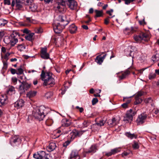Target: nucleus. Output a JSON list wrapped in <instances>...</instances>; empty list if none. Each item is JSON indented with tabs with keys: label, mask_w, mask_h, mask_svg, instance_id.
<instances>
[{
	"label": "nucleus",
	"mask_w": 159,
	"mask_h": 159,
	"mask_svg": "<svg viewBox=\"0 0 159 159\" xmlns=\"http://www.w3.org/2000/svg\"><path fill=\"white\" fill-rule=\"evenodd\" d=\"M52 73L51 72L42 70L41 77L42 80L44 81L43 85H50L51 86H53L55 84V80L52 77Z\"/></svg>",
	"instance_id": "f257e3e1"
},
{
	"label": "nucleus",
	"mask_w": 159,
	"mask_h": 159,
	"mask_svg": "<svg viewBox=\"0 0 159 159\" xmlns=\"http://www.w3.org/2000/svg\"><path fill=\"white\" fill-rule=\"evenodd\" d=\"M58 20L60 22V23L55 22L53 24V26L54 32L57 34L61 33L62 30L65 28V26L69 23V22L65 20L61 16H59Z\"/></svg>",
	"instance_id": "f03ea898"
},
{
	"label": "nucleus",
	"mask_w": 159,
	"mask_h": 159,
	"mask_svg": "<svg viewBox=\"0 0 159 159\" xmlns=\"http://www.w3.org/2000/svg\"><path fill=\"white\" fill-rule=\"evenodd\" d=\"M48 108H46L44 106H41L36 110L34 114V117L39 121L42 120L44 116L48 114Z\"/></svg>",
	"instance_id": "7ed1b4c3"
},
{
	"label": "nucleus",
	"mask_w": 159,
	"mask_h": 159,
	"mask_svg": "<svg viewBox=\"0 0 159 159\" xmlns=\"http://www.w3.org/2000/svg\"><path fill=\"white\" fill-rule=\"evenodd\" d=\"M136 114V112L132 109L128 111L124 117L123 120L126 123L131 122L133 120V116Z\"/></svg>",
	"instance_id": "20e7f679"
},
{
	"label": "nucleus",
	"mask_w": 159,
	"mask_h": 159,
	"mask_svg": "<svg viewBox=\"0 0 159 159\" xmlns=\"http://www.w3.org/2000/svg\"><path fill=\"white\" fill-rule=\"evenodd\" d=\"M134 39L136 41L139 43L142 40L148 41L149 39V37L147 34L141 32L138 35L135 36Z\"/></svg>",
	"instance_id": "39448f33"
},
{
	"label": "nucleus",
	"mask_w": 159,
	"mask_h": 159,
	"mask_svg": "<svg viewBox=\"0 0 159 159\" xmlns=\"http://www.w3.org/2000/svg\"><path fill=\"white\" fill-rule=\"evenodd\" d=\"M33 157L36 159H49L50 156L46 154L45 152L40 151L34 154Z\"/></svg>",
	"instance_id": "423d86ee"
},
{
	"label": "nucleus",
	"mask_w": 159,
	"mask_h": 159,
	"mask_svg": "<svg viewBox=\"0 0 159 159\" xmlns=\"http://www.w3.org/2000/svg\"><path fill=\"white\" fill-rule=\"evenodd\" d=\"M84 132V131H78L76 130H74L70 133V134L69 135L68 137L70 139V140L72 141L75 137L80 136Z\"/></svg>",
	"instance_id": "0eeeda50"
},
{
	"label": "nucleus",
	"mask_w": 159,
	"mask_h": 159,
	"mask_svg": "<svg viewBox=\"0 0 159 159\" xmlns=\"http://www.w3.org/2000/svg\"><path fill=\"white\" fill-rule=\"evenodd\" d=\"M66 10L65 2H59L57 1V6L56 7V10L59 12L63 13Z\"/></svg>",
	"instance_id": "6e6552de"
},
{
	"label": "nucleus",
	"mask_w": 159,
	"mask_h": 159,
	"mask_svg": "<svg viewBox=\"0 0 159 159\" xmlns=\"http://www.w3.org/2000/svg\"><path fill=\"white\" fill-rule=\"evenodd\" d=\"M18 37L19 35L17 32L13 33L10 35V45L11 46H14L18 42L17 38Z\"/></svg>",
	"instance_id": "1a4fd4ad"
},
{
	"label": "nucleus",
	"mask_w": 159,
	"mask_h": 159,
	"mask_svg": "<svg viewBox=\"0 0 159 159\" xmlns=\"http://www.w3.org/2000/svg\"><path fill=\"white\" fill-rule=\"evenodd\" d=\"M30 87V84L27 82L23 81L21 82V84L19 87V90L21 92L23 93L25 92Z\"/></svg>",
	"instance_id": "9d476101"
},
{
	"label": "nucleus",
	"mask_w": 159,
	"mask_h": 159,
	"mask_svg": "<svg viewBox=\"0 0 159 159\" xmlns=\"http://www.w3.org/2000/svg\"><path fill=\"white\" fill-rule=\"evenodd\" d=\"M147 117V115L144 113L139 115L136 120L137 124L139 125L144 123Z\"/></svg>",
	"instance_id": "9b49d317"
},
{
	"label": "nucleus",
	"mask_w": 159,
	"mask_h": 159,
	"mask_svg": "<svg viewBox=\"0 0 159 159\" xmlns=\"http://www.w3.org/2000/svg\"><path fill=\"white\" fill-rule=\"evenodd\" d=\"M40 56L42 58L44 59H47L49 58V55L47 52L46 48H41L40 52Z\"/></svg>",
	"instance_id": "f8f14e48"
},
{
	"label": "nucleus",
	"mask_w": 159,
	"mask_h": 159,
	"mask_svg": "<svg viewBox=\"0 0 159 159\" xmlns=\"http://www.w3.org/2000/svg\"><path fill=\"white\" fill-rule=\"evenodd\" d=\"M120 119L113 118L111 120H108L107 123L109 125L112 127L117 125L119 123Z\"/></svg>",
	"instance_id": "ddd939ff"
},
{
	"label": "nucleus",
	"mask_w": 159,
	"mask_h": 159,
	"mask_svg": "<svg viewBox=\"0 0 159 159\" xmlns=\"http://www.w3.org/2000/svg\"><path fill=\"white\" fill-rule=\"evenodd\" d=\"M67 3L71 9H73L77 5V2L75 0H68Z\"/></svg>",
	"instance_id": "4468645a"
},
{
	"label": "nucleus",
	"mask_w": 159,
	"mask_h": 159,
	"mask_svg": "<svg viewBox=\"0 0 159 159\" xmlns=\"http://www.w3.org/2000/svg\"><path fill=\"white\" fill-rule=\"evenodd\" d=\"M130 68H129L124 72L122 73L121 75L119 76V78L120 80L125 79L130 74Z\"/></svg>",
	"instance_id": "2eb2a0df"
},
{
	"label": "nucleus",
	"mask_w": 159,
	"mask_h": 159,
	"mask_svg": "<svg viewBox=\"0 0 159 159\" xmlns=\"http://www.w3.org/2000/svg\"><path fill=\"white\" fill-rule=\"evenodd\" d=\"M120 148H117L111 149V151L109 152L106 153L105 155L109 157L111 156L112 155L120 152Z\"/></svg>",
	"instance_id": "dca6fc26"
},
{
	"label": "nucleus",
	"mask_w": 159,
	"mask_h": 159,
	"mask_svg": "<svg viewBox=\"0 0 159 159\" xmlns=\"http://www.w3.org/2000/svg\"><path fill=\"white\" fill-rule=\"evenodd\" d=\"M60 129L62 130V133L61 134L57 135V137H58L60 136L67 134L71 131L70 128L68 127H60Z\"/></svg>",
	"instance_id": "f3484780"
},
{
	"label": "nucleus",
	"mask_w": 159,
	"mask_h": 159,
	"mask_svg": "<svg viewBox=\"0 0 159 159\" xmlns=\"http://www.w3.org/2000/svg\"><path fill=\"white\" fill-rule=\"evenodd\" d=\"M70 157L71 159L75 158V159H80V158L78 151L76 150L72 151L70 155Z\"/></svg>",
	"instance_id": "a211bd4d"
},
{
	"label": "nucleus",
	"mask_w": 159,
	"mask_h": 159,
	"mask_svg": "<svg viewBox=\"0 0 159 159\" xmlns=\"http://www.w3.org/2000/svg\"><path fill=\"white\" fill-rule=\"evenodd\" d=\"M24 102L22 99H20L15 102L14 105L15 107L17 108H19L24 105Z\"/></svg>",
	"instance_id": "6ab92c4d"
},
{
	"label": "nucleus",
	"mask_w": 159,
	"mask_h": 159,
	"mask_svg": "<svg viewBox=\"0 0 159 159\" xmlns=\"http://www.w3.org/2000/svg\"><path fill=\"white\" fill-rule=\"evenodd\" d=\"M7 99V96L5 95H1L0 96V106L3 105L6 103Z\"/></svg>",
	"instance_id": "aec40b11"
},
{
	"label": "nucleus",
	"mask_w": 159,
	"mask_h": 159,
	"mask_svg": "<svg viewBox=\"0 0 159 159\" xmlns=\"http://www.w3.org/2000/svg\"><path fill=\"white\" fill-rule=\"evenodd\" d=\"M77 29V27L75 24H73L69 27V30L71 34H74L76 32Z\"/></svg>",
	"instance_id": "412c9836"
},
{
	"label": "nucleus",
	"mask_w": 159,
	"mask_h": 159,
	"mask_svg": "<svg viewBox=\"0 0 159 159\" xmlns=\"http://www.w3.org/2000/svg\"><path fill=\"white\" fill-rule=\"evenodd\" d=\"M70 122L66 120H62L61 122V127H67L70 125Z\"/></svg>",
	"instance_id": "4be33fe9"
},
{
	"label": "nucleus",
	"mask_w": 159,
	"mask_h": 159,
	"mask_svg": "<svg viewBox=\"0 0 159 159\" xmlns=\"http://www.w3.org/2000/svg\"><path fill=\"white\" fill-rule=\"evenodd\" d=\"M36 93L37 92L35 91H30L27 93V96L29 98H30L35 96Z\"/></svg>",
	"instance_id": "5701e85b"
},
{
	"label": "nucleus",
	"mask_w": 159,
	"mask_h": 159,
	"mask_svg": "<svg viewBox=\"0 0 159 159\" xmlns=\"http://www.w3.org/2000/svg\"><path fill=\"white\" fill-rule=\"evenodd\" d=\"M20 141V139L17 136L14 137L11 140L10 143L11 144L14 145L17 142H19Z\"/></svg>",
	"instance_id": "b1692460"
},
{
	"label": "nucleus",
	"mask_w": 159,
	"mask_h": 159,
	"mask_svg": "<svg viewBox=\"0 0 159 159\" xmlns=\"http://www.w3.org/2000/svg\"><path fill=\"white\" fill-rule=\"evenodd\" d=\"M101 55H99L97 56L95 59V62H96L99 65H101L103 61L102 58L101 57Z\"/></svg>",
	"instance_id": "393cba45"
},
{
	"label": "nucleus",
	"mask_w": 159,
	"mask_h": 159,
	"mask_svg": "<svg viewBox=\"0 0 159 159\" xmlns=\"http://www.w3.org/2000/svg\"><path fill=\"white\" fill-rule=\"evenodd\" d=\"M56 147V144L54 143H51L48 146V149L49 151H52L55 149Z\"/></svg>",
	"instance_id": "a878e982"
},
{
	"label": "nucleus",
	"mask_w": 159,
	"mask_h": 159,
	"mask_svg": "<svg viewBox=\"0 0 159 159\" xmlns=\"http://www.w3.org/2000/svg\"><path fill=\"white\" fill-rule=\"evenodd\" d=\"M106 119H102L100 120L99 123H97L96 124H95L93 125L94 126H96V125H98L99 126H103L104 124L106 123Z\"/></svg>",
	"instance_id": "bb28decb"
},
{
	"label": "nucleus",
	"mask_w": 159,
	"mask_h": 159,
	"mask_svg": "<svg viewBox=\"0 0 159 159\" xmlns=\"http://www.w3.org/2000/svg\"><path fill=\"white\" fill-rule=\"evenodd\" d=\"M95 12L96 14V15L94 16L95 18L97 17H101L103 16V11L102 10L99 11L96 10Z\"/></svg>",
	"instance_id": "cd10ccee"
},
{
	"label": "nucleus",
	"mask_w": 159,
	"mask_h": 159,
	"mask_svg": "<svg viewBox=\"0 0 159 159\" xmlns=\"http://www.w3.org/2000/svg\"><path fill=\"white\" fill-rule=\"evenodd\" d=\"M15 89L12 86H10L8 87V90H7V93L11 94L10 93H15Z\"/></svg>",
	"instance_id": "c85d7f7f"
},
{
	"label": "nucleus",
	"mask_w": 159,
	"mask_h": 159,
	"mask_svg": "<svg viewBox=\"0 0 159 159\" xmlns=\"http://www.w3.org/2000/svg\"><path fill=\"white\" fill-rule=\"evenodd\" d=\"M97 150L96 147L95 145H92L90 148V149L86 152L87 153L95 152Z\"/></svg>",
	"instance_id": "c756f323"
},
{
	"label": "nucleus",
	"mask_w": 159,
	"mask_h": 159,
	"mask_svg": "<svg viewBox=\"0 0 159 159\" xmlns=\"http://www.w3.org/2000/svg\"><path fill=\"white\" fill-rule=\"evenodd\" d=\"M129 138L132 139L133 138L136 139L137 138V136L135 134H131L130 132H127L125 134Z\"/></svg>",
	"instance_id": "7c9ffc66"
},
{
	"label": "nucleus",
	"mask_w": 159,
	"mask_h": 159,
	"mask_svg": "<svg viewBox=\"0 0 159 159\" xmlns=\"http://www.w3.org/2000/svg\"><path fill=\"white\" fill-rule=\"evenodd\" d=\"M34 34L33 33H31L28 34L25 36V39L31 41L33 39V37Z\"/></svg>",
	"instance_id": "2f4dec72"
},
{
	"label": "nucleus",
	"mask_w": 159,
	"mask_h": 159,
	"mask_svg": "<svg viewBox=\"0 0 159 159\" xmlns=\"http://www.w3.org/2000/svg\"><path fill=\"white\" fill-rule=\"evenodd\" d=\"M10 36H6L3 39L4 43L7 44H10Z\"/></svg>",
	"instance_id": "473e14b6"
},
{
	"label": "nucleus",
	"mask_w": 159,
	"mask_h": 159,
	"mask_svg": "<svg viewBox=\"0 0 159 159\" xmlns=\"http://www.w3.org/2000/svg\"><path fill=\"white\" fill-rule=\"evenodd\" d=\"M30 8L32 11L35 12L37 10V5L33 4L30 6Z\"/></svg>",
	"instance_id": "72a5a7b5"
},
{
	"label": "nucleus",
	"mask_w": 159,
	"mask_h": 159,
	"mask_svg": "<svg viewBox=\"0 0 159 159\" xmlns=\"http://www.w3.org/2000/svg\"><path fill=\"white\" fill-rule=\"evenodd\" d=\"M135 101L134 104L137 105L141 103L143 101V99L140 98L135 97Z\"/></svg>",
	"instance_id": "f704fd0d"
},
{
	"label": "nucleus",
	"mask_w": 159,
	"mask_h": 159,
	"mask_svg": "<svg viewBox=\"0 0 159 159\" xmlns=\"http://www.w3.org/2000/svg\"><path fill=\"white\" fill-rule=\"evenodd\" d=\"M53 119L51 118H48L47 119L46 121V123L48 126L51 125L53 123Z\"/></svg>",
	"instance_id": "c9c22d12"
},
{
	"label": "nucleus",
	"mask_w": 159,
	"mask_h": 159,
	"mask_svg": "<svg viewBox=\"0 0 159 159\" xmlns=\"http://www.w3.org/2000/svg\"><path fill=\"white\" fill-rule=\"evenodd\" d=\"M89 124V122L88 120H85L81 125V127L83 128L87 127Z\"/></svg>",
	"instance_id": "e433bc0d"
},
{
	"label": "nucleus",
	"mask_w": 159,
	"mask_h": 159,
	"mask_svg": "<svg viewBox=\"0 0 159 159\" xmlns=\"http://www.w3.org/2000/svg\"><path fill=\"white\" fill-rule=\"evenodd\" d=\"M17 48L19 50L21 51L25 48V46L22 44H18L17 46Z\"/></svg>",
	"instance_id": "4c0bfd02"
},
{
	"label": "nucleus",
	"mask_w": 159,
	"mask_h": 159,
	"mask_svg": "<svg viewBox=\"0 0 159 159\" xmlns=\"http://www.w3.org/2000/svg\"><path fill=\"white\" fill-rule=\"evenodd\" d=\"M7 23V21L3 19H0V26H4Z\"/></svg>",
	"instance_id": "58836bf2"
},
{
	"label": "nucleus",
	"mask_w": 159,
	"mask_h": 159,
	"mask_svg": "<svg viewBox=\"0 0 159 159\" xmlns=\"http://www.w3.org/2000/svg\"><path fill=\"white\" fill-rule=\"evenodd\" d=\"M53 93L52 92H49L46 93L45 95V97L47 99H48L50 98L52 96Z\"/></svg>",
	"instance_id": "ea45409f"
},
{
	"label": "nucleus",
	"mask_w": 159,
	"mask_h": 159,
	"mask_svg": "<svg viewBox=\"0 0 159 159\" xmlns=\"http://www.w3.org/2000/svg\"><path fill=\"white\" fill-rule=\"evenodd\" d=\"M156 76V74L152 73H150L148 75L149 79L150 80L154 79Z\"/></svg>",
	"instance_id": "a19ab883"
},
{
	"label": "nucleus",
	"mask_w": 159,
	"mask_h": 159,
	"mask_svg": "<svg viewBox=\"0 0 159 159\" xmlns=\"http://www.w3.org/2000/svg\"><path fill=\"white\" fill-rule=\"evenodd\" d=\"M132 147L134 149H137L139 148V145L138 143L135 141H134V144L132 145Z\"/></svg>",
	"instance_id": "79ce46f5"
},
{
	"label": "nucleus",
	"mask_w": 159,
	"mask_h": 159,
	"mask_svg": "<svg viewBox=\"0 0 159 159\" xmlns=\"http://www.w3.org/2000/svg\"><path fill=\"white\" fill-rule=\"evenodd\" d=\"M144 94V93L142 91L138 92L136 94L135 97L140 98Z\"/></svg>",
	"instance_id": "37998d69"
},
{
	"label": "nucleus",
	"mask_w": 159,
	"mask_h": 159,
	"mask_svg": "<svg viewBox=\"0 0 159 159\" xmlns=\"http://www.w3.org/2000/svg\"><path fill=\"white\" fill-rule=\"evenodd\" d=\"M23 69L21 68H18L16 70V74L17 75H20L23 73Z\"/></svg>",
	"instance_id": "c03bdc74"
},
{
	"label": "nucleus",
	"mask_w": 159,
	"mask_h": 159,
	"mask_svg": "<svg viewBox=\"0 0 159 159\" xmlns=\"http://www.w3.org/2000/svg\"><path fill=\"white\" fill-rule=\"evenodd\" d=\"M152 101V100L151 98H149L145 99L144 100V102L146 103H151Z\"/></svg>",
	"instance_id": "a18cd8bd"
},
{
	"label": "nucleus",
	"mask_w": 159,
	"mask_h": 159,
	"mask_svg": "<svg viewBox=\"0 0 159 159\" xmlns=\"http://www.w3.org/2000/svg\"><path fill=\"white\" fill-rule=\"evenodd\" d=\"M16 7L17 9L21 10L22 7V3H16Z\"/></svg>",
	"instance_id": "49530a36"
},
{
	"label": "nucleus",
	"mask_w": 159,
	"mask_h": 159,
	"mask_svg": "<svg viewBox=\"0 0 159 159\" xmlns=\"http://www.w3.org/2000/svg\"><path fill=\"white\" fill-rule=\"evenodd\" d=\"M153 60L154 61H158L159 60V55L157 54L153 57Z\"/></svg>",
	"instance_id": "de8ad7c7"
},
{
	"label": "nucleus",
	"mask_w": 159,
	"mask_h": 159,
	"mask_svg": "<svg viewBox=\"0 0 159 159\" xmlns=\"http://www.w3.org/2000/svg\"><path fill=\"white\" fill-rule=\"evenodd\" d=\"M114 16H112L111 17H110L109 16H108V17H107L105 19L104 23L106 25L108 24L109 22V19L114 17Z\"/></svg>",
	"instance_id": "09e8293b"
},
{
	"label": "nucleus",
	"mask_w": 159,
	"mask_h": 159,
	"mask_svg": "<svg viewBox=\"0 0 159 159\" xmlns=\"http://www.w3.org/2000/svg\"><path fill=\"white\" fill-rule=\"evenodd\" d=\"M33 1L34 0H27L26 1V5L30 6L33 4Z\"/></svg>",
	"instance_id": "8fccbe9b"
},
{
	"label": "nucleus",
	"mask_w": 159,
	"mask_h": 159,
	"mask_svg": "<svg viewBox=\"0 0 159 159\" xmlns=\"http://www.w3.org/2000/svg\"><path fill=\"white\" fill-rule=\"evenodd\" d=\"M98 101V99L96 98H93L92 100V104L93 105L96 104Z\"/></svg>",
	"instance_id": "3c124183"
},
{
	"label": "nucleus",
	"mask_w": 159,
	"mask_h": 159,
	"mask_svg": "<svg viewBox=\"0 0 159 159\" xmlns=\"http://www.w3.org/2000/svg\"><path fill=\"white\" fill-rule=\"evenodd\" d=\"M11 54L9 52H7L4 57V58L6 61H7L8 59V57Z\"/></svg>",
	"instance_id": "603ef678"
},
{
	"label": "nucleus",
	"mask_w": 159,
	"mask_h": 159,
	"mask_svg": "<svg viewBox=\"0 0 159 159\" xmlns=\"http://www.w3.org/2000/svg\"><path fill=\"white\" fill-rule=\"evenodd\" d=\"M12 82L14 83V84H16L17 79L16 77H13L11 79Z\"/></svg>",
	"instance_id": "864d4df0"
},
{
	"label": "nucleus",
	"mask_w": 159,
	"mask_h": 159,
	"mask_svg": "<svg viewBox=\"0 0 159 159\" xmlns=\"http://www.w3.org/2000/svg\"><path fill=\"white\" fill-rule=\"evenodd\" d=\"M129 153V152H124L121 155L122 157H124L125 156H128Z\"/></svg>",
	"instance_id": "5fc2aeb1"
},
{
	"label": "nucleus",
	"mask_w": 159,
	"mask_h": 159,
	"mask_svg": "<svg viewBox=\"0 0 159 159\" xmlns=\"http://www.w3.org/2000/svg\"><path fill=\"white\" fill-rule=\"evenodd\" d=\"M70 141L69 140L67 141L63 144V146L66 147L70 144Z\"/></svg>",
	"instance_id": "6e6d98bb"
},
{
	"label": "nucleus",
	"mask_w": 159,
	"mask_h": 159,
	"mask_svg": "<svg viewBox=\"0 0 159 159\" xmlns=\"http://www.w3.org/2000/svg\"><path fill=\"white\" fill-rule=\"evenodd\" d=\"M4 3L5 4L10 5L11 4L10 0H4Z\"/></svg>",
	"instance_id": "4d7b16f0"
},
{
	"label": "nucleus",
	"mask_w": 159,
	"mask_h": 159,
	"mask_svg": "<svg viewBox=\"0 0 159 159\" xmlns=\"http://www.w3.org/2000/svg\"><path fill=\"white\" fill-rule=\"evenodd\" d=\"M11 72V73L12 74H16V70L15 69L11 68L10 70Z\"/></svg>",
	"instance_id": "13d9d810"
},
{
	"label": "nucleus",
	"mask_w": 159,
	"mask_h": 159,
	"mask_svg": "<svg viewBox=\"0 0 159 159\" xmlns=\"http://www.w3.org/2000/svg\"><path fill=\"white\" fill-rule=\"evenodd\" d=\"M152 112L156 114H157L159 112L158 109L157 108H154L152 110Z\"/></svg>",
	"instance_id": "bf43d9fd"
},
{
	"label": "nucleus",
	"mask_w": 159,
	"mask_h": 159,
	"mask_svg": "<svg viewBox=\"0 0 159 159\" xmlns=\"http://www.w3.org/2000/svg\"><path fill=\"white\" fill-rule=\"evenodd\" d=\"M76 108L79 109L80 112H82L84 111V109L82 107H80L79 106H76Z\"/></svg>",
	"instance_id": "052dcab7"
},
{
	"label": "nucleus",
	"mask_w": 159,
	"mask_h": 159,
	"mask_svg": "<svg viewBox=\"0 0 159 159\" xmlns=\"http://www.w3.org/2000/svg\"><path fill=\"white\" fill-rule=\"evenodd\" d=\"M113 10L112 9H111L109 11H107L106 13L108 14L110 16H111V13H112L113 12Z\"/></svg>",
	"instance_id": "680f3d73"
},
{
	"label": "nucleus",
	"mask_w": 159,
	"mask_h": 159,
	"mask_svg": "<svg viewBox=\"0 0 159 159\" xmlns=\"http://www.w3.org/2000/svg\"><path fill=\"white\" fill-rule=\"evenodd\" d=\"M121 106L124 108H126L128 107L127 103H124L121 105Z\"/></svg>",
	"instance_id": "e2e57ef3"
},
{
	"label": "nucleus",
	"mask_w": 159,
	"mask_h": 159,
	"mask_svg": "<svg viewBox=\"0 0 159 159\" xmlns=\"http://www.w3.org/2000/svg\"><path fill=\"white\" fill-rule=\"evenodd\" d=\"M125 1V4L128 5L131 2L130 0H124Z\"/></svg>",
	"instance_id": "0e129e2a"
},
{
	"label": "nucleus",
	"mask_w": 159,
	"mask_h": 159,
	"mask_svg": "<svg viewBox=\"0 0 159 159\" xmlns=\"http://www.w3.org/2000/svg\"><path fill=\"white\" fill-rule=\"evenodd\" d=\"M40 1H44L45 3H49V2H52L53 0H40Z\"/></svg>",
	"instance_id": "69168bd1"
},
{
	"label": "nucleus",
	"mask_w": 159,
	"mask_h": 159,
	"mask_svg": "<svg viewBox=\"0 0 159 159\" xmlns=\"http://www.w3.org/2000/svg\"><path fill=\"white\" fill-rule=\"evenodd\" d=\"M56 132H57V134H61L62 133V130L60 129H60H57Z\"/></svg>",
	"instance_id": "338daca9"
},
{
	"label": "nucleus",
	"mask_w": 159,
	"mask_h": 159,
	"mask_svg": "<svg viewBox=\"0 0 159 159\" xmlns=\"http://www.w3.org/2000/svg\"><path fill=\"white\" fill-rule=\"evenodd\" d=\"M29 30L28 29H25L23 30V33H26V34L29 33Z\"/></svg>",
	"instance_id": "774afa93"
}]
</instances>
